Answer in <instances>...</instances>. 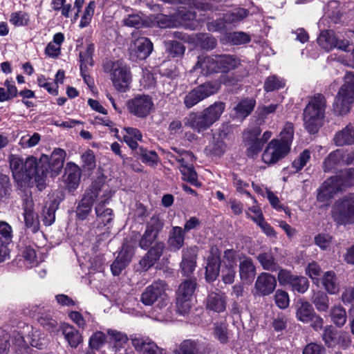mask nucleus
Masks as SVG:
<instances>
[{
	"label": "nucleus",
	"instance_id": "obj_27",
	"mask_svg": "<svg viewBox=\"0 0 354 354\" xmlns=\"http://www.w3.org/2000/svg\"><path fill=\"white\" fill-rule=\"evenodd\" d=\"M132 344L136 351L143 354H163L162 351L149 339L136 337L132 339Z\"/></svg>",
	"mask_w": 354,
	"mask_h": 354
},
{
	"label": "nucleus",
	"instance_id": "obj_42",
	"mask_svg": "<svg viewBox=\"0 0 354 354\" xmlns=\"http://www.w3.org/2000/svg\"><path fill=\"white\" fill-rule=\"evenodd\" d=\"M330 315L333 323L339 327L343 326L346 322V313L342 306H333Z\"/></svg>",
	"mask_w": 354,
	"mask_h": 354
},
{
	"label": "nucleus",
	"instance_id": "obj_39",
	"mask_svg": "<svg viewBox=\"0 0 354 354\" xmlns=\"http://www.w3.org/2000/svg\"><path fill=\"white\" fill-rule=\"evenodd\" d=\"M342 163L341 153L339 151L335 150L329 153L325 158L323 163L324 170L326 172L330 171L333 169H336Z\"/></svg>",
	"mask_w": 354,
	"mask_h": 354
},
{
	"label": "nucleus",
	"instance_id": "obj_22",
	"mask_svg": "<svg viewBox=\"0 0 354 354\" xmlns=\"http://www.w3.org/2000/svg\"><path fill=\"white\" fill-rule=\"evenodd\" d=\"M340 191L339 185L335 183V178L330 177L324 182L317 189V199L322 203L329 201L335 194Z\"/></svg>",
	"mask_w": 354,
	"mask_h": 354
},
{
	"label": "nucleus",
	"instance_id": "obj_14",
	"mask_svg": "<svg viewBox=\"0 0 354 354\" xmlns=\"http://www.w3.org/2000/svg\"><path fill=\"white\" fill-rule=\"evenodd\" d=\"M195 279H187L180 283L178 290L177 307L180 314L187 313L191 308V299L196 290Z\"/></svg>",
	"mask_w": 354,
	"mask_h": 354
},
{
	"label": "nucleus",
	"instance_id": "obj_26",
	"mask_svg": "<svg viewBox=\"0 0 354 354\" xmlns=\"http://www.w3.org/2000/svg\"><path fill=\"white\" fill-rule=\"evenodd\" d=\"M133 50L138 59H145L153 50V44L148 38L141 37L134 41Z\"/></svg>",
	"mask_w": 354,
	"mask_h": 354
},
{
	"label": "nucleus",
	"instance_id": "obj_25",
	"mask_svg": "<svg viewBox=\"0 0 354 354\" xmlns=\"http://www.w3.org/2000/svg\"><path fill=\"white\" fill-rule=\"evenodd\" d=\"M239 276L242 281L250 283L256 275V268L252 259L244 257L239 261Z\"/></svg>",
	"mask_w": 354,
	"mask_h": 354
},
{
	"label": "nucleus",
	"instance_id": "obj_9",
	"mask_svg": "<svg viewBox=\"0 0 354 354\" xmlns=\"http://www.w3.org/2000/svg\"><path fill=\"white\" fill-rule=\"evenodd\" d=\"M167 290V285L165 281H155L145 289L141 295L140 300L145 306L156 304L158 308H162L169 302Z\"/></svg>",
	"mask_w": 354,
	"mask_h": 354
},
{
	"label": "nucleus",
	"instance_id": "obj_3",
	"mask_svg": "<svg viewBox=\"0 0 354 354\" xmlns=\"http://www.w3.org/2000/svg\"><path fill=\"white\" fill-rule=\"evenodd\" d=\"M225 106L223 102H216L200 113L191 112L184 118V124L198 133H201L220 118Z\"/></svg>",
	"mask_w": 354,
	"mask_h": 354
},
{
	"label": "nucleus",
	"instance_id": "obj_12",
	"mask_svg": "<svg viewBox=\"0 0 354 354\" xmlns=\"http://www.w3.org/2000/svg\"><path fill=\"white\" fill-rule=\"evenodd\" d=\"M218 82H208L196 86L188 92L184 97V104L191 109L204 99L216 94L220 89Z\"/></svg>",
	"mask_w": 354,
	"mask_h": 354
},
{
	"label": "nucleus",
	"instance_id": "obj_61",
	"mask_svg": "<svg viewBox=\"0 0 354 354\" xmlns=\"http://www.w3.org/2000/svg\"><path fill=\"white\" fill-rule=\"evenodd\" d=\"M223 266L236 268L237 262V254L233 250H226L223 255Z\"/></svg>",
	"mask_w": 354,
	"mask_h": 354
},
{
	"label": "nucleus",
	"instance_id": "obj_47",
	"mask_svg": "<svg viewBox=\"0 0 354 354\" xmlns=\"http://www.w3.org/2000/svg\"><path fill=\"white\" fill-rule=\"evenodd\" d=\"M30 21L29 15L23 11H18L10 15V22L15 26H28Z\"/></svg>",
	"mask_w": 354,
	"mask_h": 354
},
{
	"label": "nucleus",
	"instance_id": "obj_43",
	"mask_svg": "<svg viewBox=\"0 0 354 354\" xmlns=\"http://www.w3.org/2000/svg\"><path fill=\"white\" fill-rule=\"evenodd\" d=\"M163 227V220L159 216L153 215L147 223L145 230L158 236V234L162 231Z\"/></svg>",
	"mask_w": 354,
	"mask_h": 354
},
{
	"label": "nucleus",
	"instance_id": "obj_33",
	"mask_svg": "<svg viewBox=\"0 0 354 354\" xmlns=\"http://www.w3.org/2000/svg\"><path fill=\"white\" fill-rule=\"evenodd\" d=\"M322 284L326 291L330 295H335L340 290L338 279L333 271L325 272L322 278Z\"/></svg>",
	"mask_w": 354,
	"mask_h": 354
},
{
	"label": "nucleus",
	"instance_id": "obj_56",
	"mask_svg": "<svg viewBox=\"0 0 354 354\" xmlns=\"http://www.w3.org/2000/svg\"><path fill=\"white\" fill-rule=\"evenodd\" d=\"M41 140V136L38 133H34L32 136L27 134L21 138L19 144L23 148H31L37 145Z\"/></svg>",
	"mask_w": 354,
	"mask_h": 354
},
{
	"label": "nucleus",
	"instance_id": "obj_20",
	"mask_svg": "<svg viewBox=\"0 0 354 354\" xmlns=\"http://www.w3.org/2000/svg\"><path fill=\"white\" fill-rule=\"evenodd\" d=\"M23 209L26 226L36 233L39 229V221L34 212V203L31 197L26 196L24 199Z\"/></svg>",
	"mask_w": 354,
	"mask_h": 354
},
{
	"label": "nucleus",
	"instance_id": "obj_10",
	"mask_svg": "<svg viewBox=\"0 0 354 354\" xmlns=\"http://www.w3.org/2000/svg\"><path fill=\"white\" fill-rule=\"evenodd\" d=\"M104 183L95 180L92 183L77 203L75 212L78 220L84 221L91 213L95 201L98 200Z\"/></svg>",
	"mask_w": 354,
	"mask_h": 354
},
{
	"label": "nucleus",
	"instance_id": "obj_6",
	"mask_svg": "<svg viewBox=\"0 0 354 354\" xmlns=\"http://www.w3.org/2000/svg\"><path fill=\"white\" fill-rule=\"evenodd\" d=\"M113 195L112 189L105 183L103 184L101 193L95 206V221L93 222V227L109 229L114 219L113 210L107 207L111 197Z\"/></svg>",
	"mask_w": 354,
	"mask_h": 354
},
{
	"label": "nucleus",
	"instance_id": "obj_28",
	"mask_svg": "<svg viewBox=\"0 0 354 354\" xmlns=\"http://www.w3.org/2000/svg\"><path fill=\"white\" fill-rule=\"evenodd\" d=\"M256 100L253 98H244L240 100L234 107V115L236 118L243 120L253 111Z\"/></svg>",
	"mask_w": 354,
	"mask_h": 354
},
{
	"label": "nucleus",
	"instance_id": "obj_8",
	"mask_svg": "<svg viewBox=\"0 0 354 354\" xmlns=\"http://www.w3.org/2000/svg\"><path fill=\"white\" fill-rule=\"evenodd\" d=\"M331 215L339 225L354 224V194L337 199L333 205Z\"/></svg>",
	"mask_w": 354,
	"mask_h": 354
},
{
	"label": "nucleus",
	"instance_id": "obj_21",
	"mask_svg": "<svg viewBox=\"0 0 354 354\" xmlns=\"http://www.w3.org/2000/svg\"><path fill=\"white\" fill-rule=\"evenodd\" d=\"M220 253L216 248H212L207 259L205 278L207 281H214L218 277L220 271Z\"/></svg>",
	"mask_w": 354,
	"mask_h": 354
},
{
	"label": "nucleus",
	"instance_id": "obj_50",
	"mask_svg": "<svg viewBox=\"0 0 354 354\" xmlns=\"http://www.w3.org/2000/svg\"><path fill=\"white\" fill-rule=\"evenodd\" d=\"M12 227L5 221H0V243L10 244L12 239Z\"/></svg>",
	"mask_w": 354,
	"mask_h": 354
},
{
	"label": "nucleus",
	"instance_id": "obj_19",
	"mask_svg": "<svg viewBox=\"0 0 354 354\" xmlns=\"http://www.w3.org/2000/svg\"><path fill=\"white\" fill-rule=\"evenodd\" d=\"M277 286L275 277L262 272L257 278L254 283L256 294L259 296H267L273 292Z\"/></svg>",
	"mask_w": 354,
	"mask_h": 354
},
{
	"label": "nucleus",
	"instance_id": "obj_40",
	"mask_svg": "<svg viewBox=\"0 0 354 354\" xmlns=\"http://www.w3.org/2000/svg\"><path fill=\"white\" fill-rule=\"evenodd\" d=\"M198 349L197 342L186 339L179 345L178 348L174 350V353L175 354H198Z\"/></svg>",
	"mask_w": 354,
	"mask_h": 354
},
{
	"label": "nucleus",
	"instance_id": "obj_59",
	"mask_svg": "<svg viewBox=\"0 0 354 354\" xmlns=\"http://www.w3.org/2000/svg\"><path fill=\"white\" fill-rule=\"evenodd\" d=\"M157 238L158 236L156 235L145 230L140 239L139 246L143 250H147Z\"/></svg>",
	"mask_w": 354,
	"mask_h": 354
},
{
	"label": "nucleus",
	"instance_id": "obj_37",
	"mask_svg": "<svg viewBox=\"0 0 354 354\" xmlns=\"http://www.w3.org/2000/svg\"><path fill=\"white\" fill-rule=\"evenodd\" d=\"M227 135L220 133L215 135L213 138L212 142L209 145V151L216 156H221L227 149V144L225 140Z\"/></svg>",
	"mask_w": 354,
	"mask_h": 354
},
{
	"label": "nucleus",
	"instance_id": "obj_29",
	"mask_svg": "<svg viewBox=\"0 0 354 354\" xmlns=\"http://www.w3.org/2000/svg\"><path fill=\"white\" fill-rule=\"evenodd\" d=\"M206 307L216 313L223 312L226 308L225 296L214 292H210L207 297Z\"/></svg>",
	"mask_w": 354,
	"mask_h": 354
},
{
	"label": "nucleus",
	"instance_id": "obj_30",
	"mask_svg": "<svg viewBox=\"0 0 354 354\" xmlns=\"http://www.w3.org/2000/svg\"><path fill=\"white\" fill-rule=\"evenodd\" d=\"M179 162V169L183 176V179L196 187H200L201 183L197 179V174L192 165L185 163L183 158H177Z\"/></svg>",
	"mask_w": 354,
	"mask_h": 354
},
{
	"label": "nucleus",
	"instance_id": "obj_31",
	"mask_svg": "<svg viewBox=\"0 0 354 354\" xmlns=\"http://www.w3.org/2000/svg\"><path fill=\"white\" fill-rule=\"evenodd\" d=\"M194 249L188 248L183 251V260L180 264L185 275H189L195 269L196 261Z\"/></svg>",
	"mask_w": 354,
	"mask_h": 354
},
{
	"label": "nucleus",
	"instance_id": "obj_32",
	"mask_svg": "<svg viewBox=\"0 0 354 354\" xmlns=\"http://www.w3.org/2000/svg\"><path fill=\"white\" fill-rule=\"evenodd\" d=\"M315 314L314 309L311 304L304 300H299L296 304V317L304 323L310 322Z\"/></svg>",
	"mask_w": 354,
	"mask_h": 354
},
{
	"label": "nucleus",
	"instance_id": "obj_24",
	"mask_svg": "<svg viewBox=\"0 0 354 354\" xmlns=\"http://www.w3.org/2000/svg\"><path fill=\"white\" fill-rule=\"evenodd\" d=\"M185 234L181 227L174 226L169 232L168 250L171 252L178 251L185 243Z\"/></svg>",
	"mask_w": 354,
	"mask_h": 354
},
{
	"label": "nucleus",
	"instance_id": "obj_52",
	"mask_svg": "<svg viewBox=\"0 0 354 354\" xmlns=\"http://www.w3.org/2000/svg\"><path fill=\"white\" fill-rule=\"evenodd\" d=\"M106 342L105 334L101 331L94 333L89 338V346L91 349L98 350Z\"/></svg>",
	"mask_w": 354,
	"mask_h": 354
},
{
	"label": "nucleus",
	"instance_id": "obj_15",
	"mask_svg": "<svg viewBox=\"0 0 354 354\" xmlns=\"http://www.w3.org/2000/svg\"><path fill=\"white\" fill-rule=\"evenodd\" d=\"M288 145H281L279 140H272L262 154V160L268 165H272L284 158L289 152Z\"/></svg>",
	"mask_w": 354,
	"mask_h": 354
},
{
	"label": "nucleus",
	"instance_id": "obj_7",
	"mask_svg": "<svg viewBox=\"0 0 354 354\" xmlns=\"http://www.w3.org/2000/svg\"><path fill=\"white\" fill-rule=\"evenodd\" d=\"M104 73L109 77L115 88L119 92H126L131 82L130 68L122 60L107 61L103 64Z\"/></svg>",
	"mask_w": 354,
	"mask_h": 354
},
{
	"label": "nucleus",
	"instance_id": "obj_36",
	"mask_svg": "<svg viewBox=\"0 0 354 354\" xmlns=\"http://www.w3.org/2000/svg\"><path fill=\"white\" fill-rule=\"evenodd\" d=\"M62 333L68 344L76 348L82 342V337L80 332L69 324L62 326Z\"/></svg>",
	"mask_w": 354,
	"mask_h": 354
},
{
	"label": "nucleus",
	"instance_id": "obj_18",
	"mask_svg": "<svg viewBox=\"0 0 354 354\" xmlns=\"http://www.w3.org/2000/svg\"><path fill=\"white\" fill-rule=\"evenodd\" d=\"M317 43L326 51L331 50L335 48L346 51L348 47V41L338 39L333 30L322 32L317 38Z\"/></svg>",
	"mask_w": 354,
	"mask_h": 354
},
{
	"label": "nucleus",
	"instance_id": "obj_53",
	"mask_svg": "<svg viewBox=\"0 0 354 354\" xmlns=\"http://www.w3.org/2000/svg\"><path fill=\"white\" fill-rule=\"evenodd\" d=\"M310 158V151L308 149L303 151L299 156L292 162V167L295 172L301 170Z\"/></svg>",
	"mask_w": 354,
	"mask_h": 354
},
{
	"label": "nucleus",
	"instance_id": "obj_35",
	"mask_svg": "<svg viewBox=\"0 0 354 354\" xmlns=\"http://www.w3.org/2000/svg\"><path fill=\"white\" fill-rule=\"evenodd\" d=\"M333 178H335V183L340 190L354 186V168L341 171L337 176Z\"/></svg>",
	"mask_w": 354,
	"mask_h": 354
},
{
	"label": "nucleus",
	"instance_id": "obj_57",
	"mask_svg": "<svg viewBox=\"0 0 354 354\" xmlns=\"http://www.w3.org/2000/svg\"><path fill=\"white\" fill-rule=\"evenodd\" d=\"M107 335L110 342H113L120 345L126 343L128 340V337L125 333L115 329H109L107 330Z\"/></svg>",
	"mask_w": 354,
	"mask_h": 354
},
{
	"label": "nucleus",
	"instance_id": "obj_41",
	"mask_svg": "<svg viewBox=\"0 0 354 354\" xmlns=\"http://www.w3.org/2000/svg\"><path fill=\"white\" fill-rule=\"evenodd\" d=\"M312 302L317 310L326 312L329 307V299L327 295L322 291L315 292L312 297Z\"/></svg>",
	"mask_w": 354,
	"mask_h": 354
},
{
	"label": "nucleus",
	"instance_id": "obj_55",
	"mask_svg": "<svg viewBox=\"0 0 354 354\" xmlns=\"http://www.w3.org/2000/svg\"><path fill=\"white\" fill-rule=\"evenodd\" d=\"M95 50V46L92 43L86 45V49L80 51L79 56L81 63L88 64L89 66L93 65V55Z\"/></svg>",
	"mask_w": 354,
	"mask_h": 354
},
{
	"label": "nucleus",
	"instance_id": "obj_34",
	"mask_svg": "<svg viewBox=\"0 0 354 354\" xmlns=\"http://www.w3.org/2000/svg\"><path fill=\"white\" fill-rule=\"evenodd\" d=\"M336 145L343 146L354 143V127L348 124L342 131H338L333 139Z\"/></svg>",
	"mask_w": 354,
	"mask_h": 354
},
{
	"label": "nucleus",
	"instance_id": "obj_54",
	"mask_svg": "<svg viewBox=\"0 0 354 354\" xmlns=\"http://www.w3.org/2000/svg\"><path fill=\"white\" fill-rule=\"evenodd\" d=\"M83 162L82 167L86 170H93L96 167L95 156L94 152L91 149L86 150L81 156Z\"/></svg>",
	"mask_w": 354,
	"mask_h": 354
},
{
	"label": "nucleus",
	"instance_id": "obj_62",
	"mask_svg": "<svg viewBox=\"0 0 354 354\" xmlns=\"http://www.w3.org/2000/svg\"><path fill=\"white\" fill-rule=\"evenodd\" d=\"M165 247V243L163 242H157L153 246L150 248L147 254H148L151 258L156 262L162 254Z\"/></svg>",
	"mask_w": 354,
	"mask_h": 354
},
{
	"label": "nucleus",
	"instance_id": "obj_4",
	"mask_svg": "<svg viewBox=\"0 0 354 354\" xmlns=\"http://www.w3.org/2000/svg\"><path fill=\"white\" fill-rule=\"evenodd\" d=\"M327 102L325 96L317 93L309 98L303 113L304 126L310 133H317L325 118Z\"/></svg>",
	"mask_w": 354,
	"mask_h": 354
},
{
	"label": "nucleus",
	"instance_id": "obj_51",
	"mask_svg": "<svg viewBox=\"0 0 354 354\" xmlns=\"http://www.w3.org/2000/svg\"><path fill=\"white\" fill-rule=\"evenodd\" d=\"M95 8V3L94 1L89 2L88 6L85 8L83 15L81 17L80 22V27L83 28L88 26L93 18L94 10Z\"/></svg>",
	"mask_w": 354,
	"mask_h": 354
},
{
	"label": "nucleus",
	"instance_id": "obj_2",
	"mask_svg": "<svg viewBox=\"0 0 354 354\" xmlns=\"http://www.w3.org/2000/svg\"><path fill=\"white\" fill-rule=\"evenodd\" d=\"M240 64L241 60L232 55H202L198 57L194 70H200L203 75H208L214 73H227L236 68Z\"/></svg>",
	"mask_w": 354,
	"mask_h": 354
},
{
	"label": "nucleus",
	"instance_id": "obj_1",
	"mask_svg": "<svg viewBox=\"0 0 354 354\" xmlns=\"http://www.w3.org/2000/svg\"><path fill=\"white\" fill-rule=\"evenodd\" d=\"M66 153L64 149H54L50 159L48 156L42 155L39 160L31 156L26 159L11 155L9 158L10 167L15 181L18 183H34L39 190L46 186V180L48 169L53 174H57L64 166Z\"/></svg>",
	"mask_w": 354,
	"mask_h": 354
},
{
	"label": "nucleus",
	"instance_id": "obj_46",
	"mask_svg": "<svg viewBox=\"0 0 354 354\" xmlns=\"http://www.w3.org/2000/svg\"><path fill=\"white\" fill-rule=\"evenodd\" d=\"M293 124L290 122H287L281 132V140H279V141L281 145H288L289 151L290 149V145L293 139Z\"/></svg>",
	"mask_w": 354,
	"mask_h": 354
},
{
	"label": "nucleus",
	"instance_id": "obj_5",
	"mask_svg": "<svg viewBox=\"0 0 354 354\" xmlns=\"http://www.w3.org/2000/svg\"><path fill=\"white\" fill-rule=\"evenodd\" d=\"M344 82L333 104V111L335 115H344L349 113L354 102V72H346Z\"/></svg>",
	"mask_w": 354,
	"mask_h": 354
},
{
	"label": "nucleus",
	"instance_id": "obj_38",
	"mask_svg": "<svg viewBox=\"0 0 354 354\" xmlns=\"http://www.w3.org/2000/svg\"><path fill=\"white\" fill-rule=\"evenodd\" d=\"M257 259L264 270L274 272L279 269V266L272 252L259 254Z\"/></svg>",
	"mask_w": 354,
	"mask_h": 354
},
{
	"label": "nucleus",
	"instance_id": "obj_58",
	"mask_svg": "<svg viewBox=\"0 0 354 354\" xmlns=\"http://www.w3.org/2000/svg\"><path fill=\"white\" fill-rule=\"evenodd\" d=\"M274 300L277 306L281 309L286 308L290 302L288 294L282 290H277L276 291Z\"/></svg>",
	"mask_w": 354,
	"mask_h": 354
},
{
	"label": "nucleus",
	"instance_id": "obj_16",
	"mask_svg": "<svg viewBox=\"0 0 354 354\" xmlns=\"http://www.w3.org/2000/svg\"><path fill=\"white\" fill-rule=\"evenodd\" d=\"M248 15L246 9L242 8H235L223 15V19L216 20L207 24L209 31H217L224 28L225 24H236L243 20Z\"/></svg>",
	"mask_w": 354,
	"mask_h": 354
},
{
	"label": "nucleus",
	"instance_id": "obj_44",
	"mask_svg": "<svg viewBox=\"0 0 354 354\" xmlns=\"http://www.w3.org/2000/svg\"><path fill=\"white\" fill-rule=\"evenodd\" d=\"M337 331L331 326L324 328L322 339L328 347H334L337 344Z\"/></svg>",
	"mask_w": 354,
	"mask_h": 354
},
{
	"label": "nucleus",
	"instance_id": "obj_64",
	"mask_svg": "<svg viewBox=\"0 0 354 354\" xmlns=\"http://www.w3.org/2000/svg\"><path fill=\"white\" fill-rule=\"evenodd\" d=\"M325 348L321 344L316 343L308 344L303 350L302 354H324Z\"/></svg>",
	"mask_w": 354,
	"mask_h": 354
},
{
	"label": "nucleus",
	"instance_id": "obj_48",
	"mask_svg": "<svg viewBox=\"0 0 354 354\" xmlns=\"http://www.w3.org/2000/svg\"><path fill=\"white\" fill-rule=\"evenodd\" d=\"M293 291H297L299 293H304L308 288L309 282L307 278L301 276L295 275L290 284Z\"/></svg>",
	"mask_w": 354,
	"mask_h": 354
},
{
	"label": "nucleus",
	"instance_id": "obj_45",
	"mask_svg": "<svg viewBox=\"0 0 354 354\" xmlns=\"http://www.w3.org/2000/svg\"><path fill=\"white\" fill-rule=\"evenodd\" d=\"M285 86V81L277 77V75H272L268 77L264 83V89L266 92H272L279 90Z\"/></svg>",
	"mask_w": 354,
	"mask_h": 354
},
{
	"label": "nucleus",
	"instance_id": "obj_23",
	"mask_svg": "<svg viewBox=\"0 0 354 354\" xmlns=\"http://www.w3.org/2000/svg\"><path fill=\"white\" fill-rule=\"evenodd\" d=\"M81 177L80 167L73 162L66 164L64 174V181L70 190L75 189L79 185Z\"/></svg>",
	"mask_w": 354,
	"mask_h": 354
},
{
	"label": "nucleus",
	"instance_id": "obj_60",
	"mask_svg": "<svg viewBox=\"0 0 354 354\" xmlns=\"http://www.w3.org/2000/svg\"><path fill=\"white\" fill-rule=\"evenodd\" d=\"M10 335L5 330L0 329V354H7L10 347Z\"/></svg>",
	"mask_w": 354,
	"mask_h": 354
},
{
	"label": "nucleus",
	"instance_id": "obj_17",
	"mask_svg": "<svg viewBox=\"0 0 354 354\" xmlns=\"http://www.w3.org/2000/svg\"><path fill=\"white\" fill-rule=\"evenodd\" d=\"M261 134L259 127H254L243 133V140L247 148V156L251 158L256 156L262 149L263 141L259 138Z\"/></svg>",
	"mask_w": 354,
	"mask_h": 354
},
{
	"label": "nucleus",
	"instance_id": "obj_11",
	"mask_svg": "<svg viewBox=\"0 0 354 354\" xmlns=\"http://www.w3.org/2000/svg\"><path fill=\"white\" fill-rule=\"evenodd\" d=\"M138 236V234L133 233V236L127 238L125 242L122 244V249L117 258L111 265V270L113 275H119L130 263L133 255Z\"/></svg>",
	"mask_w": 354,
	"mask_h": 354
},
{
	"label": "nucleus",
	"instance_id": "obj_13",
	"mask_svg": "<svg viewBox=\"0 0 354 354\" xmlns=\"http://www.w3.org/2000/svg\"><path fill=\"white\" fill-rule=\"evenodd\" d=\"M129 112L139 118H147L154 107L152 97L148 95H138L127 102Z\"/></svg>",
	"mask_w": 354,
	"mask_h": 354
},
{
	"label": "nucleus",
	"instance_id": "obj_49",
	"mask_svg": "<svg viewBox=\"0 0 354 354\" xmlns=\"http://www.w3.org/2000/svg\"><path fill=\"white\" fill-rule=\"evenodd\" d=\"M167 51L174 57L184 54L185 48L182 43L177 41H167L165 42Z\"/></svg>",
	"mask_w": 354,
	"mask_h": 354
},
{
	"label": "nucleus",
	"instance_id": "obj_63",
	"mask_svg": "<svg viewBox=\"0 0 354 354\" xmlns=\"http://www.w3.org/2000/svg\"><path fill=\"white\" fill-rule=\"evenodd\" d=\"M252 220L258 224V225L261 228L263 232L268 236L274 237L276 236V233L272 227H271L268 223H267L263 216H260L259 218H252Z\"/></svg>",
	"mask_w": 354,
	"mask_h": 354
}]
</instances>
